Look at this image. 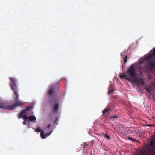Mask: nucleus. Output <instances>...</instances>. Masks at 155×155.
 Wrapping results in <instances>:
<instances>
[{"label": "nucleus", "mask_w": 155, "mask_h": 155, "mask_svg": "<svg viewBox=\"0 0 155 155\" xmlns=\"http://www.w3.org/2000/svg\"><path fill=\"white\" fill-rule=\"evenodd\" d=\"M10 87L13 91L14 98L15 100V103L8 105L7 104L2 102L0 99V108L5 109L9 110H13L16 109L17 107H21L24 104V103L22 101L19 100V95L18 93V89L16 84L17 81L13 78H10Z\"/></svg>", "instance_id": "1"}, {"label": "nucleus", "mask_w": 155, "mask_h": 155, "mask_svg": "<svg viewBox=\"0 0 155 155\" xmlns=\"http://www.w3.org/2000/svg\"><path fill=\"white\" fill-rule=\"evenodd\" d=\"M57 87L53 85L51 86L48 92V96L50 98L52 97L50 102L52 107V111L54 114H56L59 108V101L58 98L53 97Z\"/></svg>", "instance_id": "2"}, {"label": "nucleus", "mask_w": 155, "mask_h": 155, "mask_svg": "<svg viewBox=\"0 0 155 155\" xmlns=\"http://www.w3.org/2000/svg\"><path fill=\"white\" fill-rule=\"evenodd\" d=\"M129 78L128 77L127 75L124 74L120 76V78H124L130 82H134V79L136 78V71L133 65L130 66L129 68L126 72Z\"/></svg>", "instance_id": "3"}, {"label": "nucleus", "mask_w": 155, "mask_h": 155, "mask_svg": "<svg viewBox=\"0 0 155 155\" xmlns=\"http://www.w3.org/2000/svg\"><path fill=\"white\" fill-rule=\"evenodd\" d=\"M151 54L148 55L146 59L148 60L147 66L150 71H153L155 69V58L152 57L153 55H155V47L151 51Z\"/></svg>", "instance_id": "4"}, {"label": "nucleus", "mask_w": 155, "mask_h": 155, "mask_svg": "<svg viewBox=\"0 0 155 155\" xmlns=\"http://www.w3.org/2000/svg\"><path fill=\"white\" fill-rule=\"evenodd\" d=\"M52 128L53 126L52 125L49 124L47 125L45 130V131L46 133L45 134L44 130H43L41 132L40 135L41 138L43 139H45L47 137L49 136L53 131Z\"/></svg>", "instance_id": "5"}, {"label": "nucleus", "mask_w": 155, "mask_h": 155, "mask_svg": "<svg viewBox=\"0 0 155 155\" xmlns=\"http://www.w3.org/2000/svg\"><path fill=\"white\" fill-rule=\"evenodd\" d=\"M30 109V107H28L25 109L22 110L19 114L18 116V118L20 119L22 118L24 120V121L23 122V125H26L27 122L28 123V122L27 120H28L27 119L25 118L26 116H28L29 114V110Z\"/></svg>", "instance_id": "6"}, {"label": "nucleus", "mask_w": 155, "mask_h": 155, "mask_svg": "<svg viewBox=\"0 0 155 155\" xmlns=\"http://www.w3.org/2000/svg\"><path fill=\"white\" fill-rule=\"evenodd\" d=\"M150 145L152 147V149L151 150V153L153 155H155V141L151 140L150 141Z\"/></svg>", "instance_id": "7"}, {"label": "nucleus", "mask_w": 155, "mask_h": 155, "mask_svg": "<svg viewBox=\"0 0 155 155\" xmlns=\"http://www.w3.org/2000/svg\"><path fill=\"white\" fill-rule=\"evenodd\" d=\"M27 116H26L25 118L27 119L28 120L30 121H34L36 120V117L34 116H31L29 117H27Z\"/></svg>", "instance_id": "8"}, {"label": "nucleus", "mask_w": 155, "mask_h": 155, "mask_svg": "<svg viewBox=\"0 0 155 155\" xmlns=\"http://www.w3.org/2000/svg\"><path fill=\"white\" fill-rule=\"evenodd\" d=\"M110 110V109L109 108H106L104 109L102 111V115H105L106 113H107L108 114L109 113V111Z\"/></svg>", "instance_id": "9"}, {"label": "nucleus", "mask_w": 155, "mask_h": 155, "mask_svg": "<svg viewBox=\"0 0 155 155\" xmlns=\"http://www.w3.org/2000/svg\"><path fill=\"white\" fill-rule=\"evenodd\" d=\"M127 56L126 55L123 59V61L124 63H125L127 62Z\"/></svg>", "instance_id": "10"}, {"label": "nucleus", "mask_w": 155, "mask_h": 155, "mask_svg": "<svg viewBox=\"0 0 155 155\" xmlns=\"http://www.w3.org/2000/svg\"><path fill=\"white\" fill-rule=\"evenodd\" d=\"M42 130L41 129V128L40 127L38 128L35 131L36 132H39L41 131H41Z\"/></svg>", "instance_id": "11"}, {"label": "nucleus", "mask_w": 155, "mask_h": 155, "mask_svg": "<svg viewBox=\"0 0 155 155\" xmlns=\"http://www.w3.org/2000/svg\"><path fill=\"white\" fill-rule=\"evenodd\" d=\"M127 138L130 140H132L133 141H136L138 142V140H135L133 139L132 137H128Z\"/></svg>", "instance_id": "12"}, {"label": "nucleus", "mask_w": 155, "mask_h": 155, "mask_svg": "<svg viewBox=\"0 0 155 155\" xmlns=\"http://www.w3.org/2000/svg\"><path fill=\"white\" fill-rule=\"evenodd\" d=\"M107 108H109L110 109V108H113V106L110 104H109L107 106Z\"/></svg>", "instance_id": "13"}, {"label": "nucleus", "mask_w": 155, "mask_h": 155, "mask_svg": "<svg viewBox=\"0 0 155 155\" xmlns=\"http://www.w3.org/2000/svg\"><path fill=\"white\" fill-rule=\"evenodd\" d=\"M104 137H105L106 138L107 140L109 139L110 138V137L109 135H107V134H105Z\"/></svg>", "instance_id": "14"}, {"label": "nucleus", "mask_w": 155, "mask_h": 155, "mask_svg": "<svg viewBox=\"0 0 155 155\" xmlns=\"http://www.w3.org/2000/svg\"><path fill=\"white\" fill-rule=\"evenodd\" d=\"M111 118H118V117L116 115H114L110 117Z\"/></svg>", "instance_id": "15"}, {"label": "nucleus", "mask_w": 155, "mask_h": 155, "mask_svg": "<svg viewBox=\"0 0 155 155\" xmlns=\"http://www.w3.org/2000/svg\"><path fill=\"white\" fill-rule=\"evenodd\" d=\"M114 90H111L110 91H109L108 92V94H113V93Z\"/></svg>", "instance_id": "16"}, {"label": "nucleus", "mask_w": 155, "mask_h": 155, "mask_svg": "<svg viewBox=\"0 0 155 155\" xmlns=\"http://www.w3.org/2000/svg\"><path fill=\"white\" fill-rule=\"evenodd\" d=\"M126 54V53L125 52H122V53H121V57L122 58L123 56H124L125 55V54Z\"/></svg>", "instance_id": "17"}, {"label": "nucleus", "mask_w": 155, "mask_h": 155, "mask_svg": "<svg viewBox=\"0 0 155 155\" xmlns=\"http://www.w3.org/2000/svg\"><path fill=\"white\" fill-rule=\"evenodd\" d=\"M88 146V144L86 143H84V145L83 146L84 147H85Z\"/></svg>", "instance_id": "18"}, {"label": "nucleus", "mask_w": 155, "mask_h": 155, "mask_svg": "<svg viewBox=\"0 0 155 155\" xmlns=\"http://www.w3.org/2000/svg\"><path fill=\"white\" fill-rule=\"evenodd\" d=\"M147 92H148V93H150V90L149 89H147Z\"/></svg>", "instance_id": "19"}]
</instances>
